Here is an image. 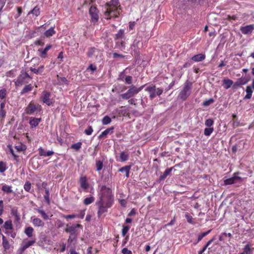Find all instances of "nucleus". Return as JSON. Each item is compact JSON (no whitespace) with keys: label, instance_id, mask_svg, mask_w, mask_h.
<instances>
[{"label":"nucleus","instance_id":"57","mask_svg":"<svg viewBox=\"0 0 254 254\" xmlns=\"http://www.w3.org/2000/svg\"><path fill=\"white\" fill-rule=\"evenodd\" d=\"M93 130L91 126H89L84 131V133L88 135H91Z\"/></svg>","mask_w":254,"mask_h":254},{"label":"nucleus","instance_id":"23","mask_svg":"<svg viewBox=\"0 0 254 254\" xmlns=\"http://www.w3.org/2000/svg\"><path fill=\"white\" fill-rule=\"evenodd\" d=\"M54 29L55 27H52L46 30L44 33V36L46 37H50L54 35L56 33V31Z\"/></svg>","mask_w":254,"mask_h":254},{"label":"nucleus","instance_id":"36","mask_svg":"<svg viewBox=\"0 0 254 254\" xmlns=\"http://www.w3.org/2000/svg\"><path fill=\"white\" fill-rule=\"evenodd\" d=\"M33 229L31 227H28L25 230V234L29 238L33 236Z\"/></svg>","mask_w":254,"mask_h":254},{"label":"nucleus","instance_id":"54","mask_svg":"<svg viewBox=\"0 0 254 254\" xmlns=\"http://www.w3.org/2000/svg\"><path fill=\"white\" fill-rule=\"evenodd\" d=\"M185 216H186V217L187 218V220L188 223H189L190 224H193L194 223L193 222V221H192V216L190 215L189 213H188V212L186 213Z\"/></svg>","mask_w":254,"mask_h":254},{"label":"nucleus","instance_id":"17","mask_svg":"<svg viewBox=\"0 0 254 254\" xmlns=\"http://www.w3.org/2000/svg\"><path fill=\"white\" fill-rule=\"evenodd\" d=\"M234 84L233 81L228 78H224L223 80V85L224 88L226 89L230 88Z\"/></svg>","mask_w":254,"mask_h":254},{"label":"nucleus","instance_id":"31","mask_svg":"<svg viewBox=\"0 0 254 254\" xmlns=\"http://www.w3.org/2000/svg\"><path fill=\"white\" fill-rule=\"evenodd\" d=\"M12 187L11 186H9L6 185H4L2 186L1 190L4 191V192H6L7 193H10L12 192V190L11 189Z\"/></svg>","mask_w":254,"mask_h":254},{"label":"nucleus","instance_id":"15","mask_svg":"<svg viewBox=\"0 0 254 254\" xmlns=\"http://www.w3.org/2000/svg\"><path fill=\"white\" fill-rule=\"evenodd\" d=\"M205 59V55L202 54H199L193 56L191 60L194 62H199L203 61Z\"/></svg>","mask_w":254,"mask_h":254},{"label":"nucleus","instance_id":"40","mask_svg":"<svg viewBox=\"0 0 254 254\" xmlns=\"http://www.w3.org/2000/svg\"><path fill=\"white\" fill-rule=\"evenodd\" d=\"M11 214L12 216H15L16 220H19L20 218V214L17 212V209L14 207L11 209Z\"/></svg>","mask_w":254,"mask_h":254},{"label":"nucleus","instance_id":"24","mask_svg":"<svg viewBox=\"0 0 254 254\" xmlns=\"http://www.w3.org/2000/svg\"><path fill=\"white\" fill-rule=\"evenodd\" d=\"M30 70L35 74H39L42 73L44 71V66L43 65L40 66L38 68H33L30 67Z\"/></svg>","mask_w":254,"mask_h":254},{"label":"nucleus","instance_id":"34","mask_svg":"<svg viewBox=\"0 0 254 254\" xmlns=\"http://www.w3.org/2000/svg\"><path fill=\"white\" fill-rule=\"evenodd\" d=\"M120 158L122 162H124L128 160V155L127 153L123 151L120 153Z\"/></svg>","mask_w":254,"mask_h":254},{"label":"nucleus","instance_id":"16","mask_svg":"<svg viewBox=\"0 0 254 254\" xmlns=\"http://www.w3.org/2000/svg\"><path fill=\"white\" fill-rule=\"evenodd\" d=\"M114 127H111L107 128L105 130L103 131L99 136L98 139H101L104 136H106L109 134H112L113 132Z\"/></svg>","mask_w":254,"mask_h":254},{"label":"nucleus","instance_id":"55","mask_svg":"<svg viewBox=\"0 0 254 254\" xmlns=\"http://www.w3.org/2000/svg\"><path fill=\"white\" fill-rule=\"evenodd\" d=\"M125 82L127 84H131L132 82V76H130V75H128V76H126V77L125 78Z\"/></svg>","mask_w":254,"mask_h":254},{"label":"nucleus","instance_id":"5","mask_svg":"<svg viewBox=\"0 0 254 254\" xmlns=\"http://www.w3.org/2000/svg\"><path fill=\"white\" fill-rule=\"evenodd\" d=\"M145 90L149 93V98L150 100H152L155 98L157 95H161L163 92V90L162 88H156V86L152 84L147 86Z\"/></svg>","mask_w":254,"mask_h":254},{"label":"nucleus","instance_id":"58","mask_svg":"<svg viewBox=\"0 0 254 254\" xmlns=\"http://www.w3.org/2000/svg\"><path fill=\"white\" fill-rule=\"evenodd\" d=\"M239 174V172H237L234 173L233 177H232L235 181L236 180H240L241 181H242V178L239 176H238V175Z\"/></svg>","mask_w":254,"mask_h":254},{"label":"nucleus","instance_id":"60","mask_svg":"<svg viewBox=\"0 0 254 254\" xmlns=\"http://www.w3.org/2000/svg\"><path fill=\"white\" fill-rule=\"evenodd\" d=\"M76 236L77 235H70L69 236L68 239V242L71 243L73 241H76Z\"/></svg>","mask_w":254,"mask_h":254},{"label":"nucleus","instance_id":"39","mask_svg":"<svg viewBox=\"0 0 254 254\" xmlns=\"http://www.w3.org/2000/svg\"><path fill=\"white\" fill-rule=\"evenodd\" d=\"M124 30L120 29L118 32L115 35V39L116 40L122 39L124 35Z\"/></svg>","mask_w":254,"mask_h":254},{"label":"nucleus","instance_id":"8","mask_svg":"<svg viewBox=\"0 0 254 254\" xmlns=\"http://www.w3.org/2000/svg\"><path fill=\"white\" fill-rule=\"evenodd\" d=\"M51 96V93L48 91L45 90L43 91L40 99L44 103L48 106H51L53 105L54 101L53 99L50 98Z\"/></svg>","mask_w":254,"mask_h":254},{"label":"nucleus","instance_id":"51","mask_svg":"<svg viewBox=\"0 0 254 254\" xmlns=\"http://www.w3.org/2000/svg\"><path fill=\"white\" fill-rule=\"evenodd\" d=\"M213 124L214 121L211 119H207L205 122V125L209 127H210L211 126H212Z\"/></svg>","mask_w":254,"mask_h":254},{"label":"nucleus","instance_id":"33","mask_svg":"<svg viewBox=\"0 0 254 254\" xmlns=\"http://www.w3.org/2000/svg\"><path fill=\"white\" fill-rule=\"evenodd\" d=\"M14 148L18 152L25 151L27 148L26 146L24 144L16 145Z\"/></svg>","mask_w":254,"mask_h":254},{"label":"nucleus","instance_id":"29","mask_svg":"<svg viewBox=\"0 0 254 254\" xmlns=\"http://www.w3.org/2000/svg\"><path fill=\"white\" fill-rule=\"evenodd\" d=\"M38 212L41 215L42 217L45 219L47 220L49 219V217L50 215L51 216H52V214H51L50 213H45V212L41 209H37Z\"/></svg>","mask_w":254,"mask_h":254},{"label":"nucleus","instance_id":"25","mask_svg":"<svg viewBox=\"0 0 254 254\" xmlns=\"http://www.w3.org/2000/svg\"><path fill=\"white\" fill-rule=\"evenodd\" d=\"M32 222L35 226L42 227L44 225V223L40 219L38 218H34L32 220Z\"/></svg>","mask_w":254,"mask_h":254},{"label":"nucleus","instance_id":"1","mask_svg":"<svg viewBox=\"0 0 254 254\" xmlns=\"http://www.w3.org/2000/svg\"><path fill=\"white\" fill-rule=\"evenodd\" d=\"M98 194L99 206H111L113 204L114 199L112 189L105 185L99 186Z\"/></svg>","mask_w":254,"mask_h":254},{"label":"nucleus","instance_id":"45","mask_svg":"<svg viewBox=\"0 0 254 254\" xmlns=\"http://www.w3.org/2000/svg\"><path fill=\"white\" fill-rule=\"evenodd\" d=\"M211 232V230H209L207 231V232L202 233L200 234H199L197 238V240L196 243H198L199 241H200L203 238L205 237L206 235H207L210 232Z\"/></svg>","mask_w":254,"mask_h":254},{"label":"nucleus","instance_id":"7","mask_svg":"<svg viewBox=\"0 0 254 254\" xmlns=\"http://www.w3.org/2000/svg\"><path fill=\"white\" fill-rule=\"evenodd\" d=\"M42 107L38 104H34L31 101L25 109V113L27 115H33L34 113L37 114L42 110Z\"/></svg>","mask_w":254,"mask_h":254},{"label":"nucleus","instance_id":"9","mask_svg":"<svg viewBox=\"0 0 254 254\" xmlns=\"http://www.w3.org/2000/svg\"><path fill=\"white\" fill-rule=\"evenodd\" d=\"M89 14L91 16V21L96 23L99 19V10L95 5H92L89 8Z\"/></svg>","mask_w":254,"mask_h":254},{"label":"nucleus","instance_id":"38","mask_svg":"<svg viewBox=\"0 0 254 254\" xmlns=\"http://www.w3.org/2000/svg\"><path fill=\"white\" fill-rule=\"evenodd\" d=\"M44 199L47 203V205H50V192L49 189H46L45 190V194L44 195Z\"/></svg>","mask_w":254,"mask_h":254},{"label":"nucleus","instance_id":"20","mask_svg":"<svg viewBox=\"0 0 254 254\" xmlns=\"http://www.w3.org/2000/svg\"><path fill=\"white\" fill-rule=\"evenodd\" d=\"M246 95L244 97V100L250 99L252 98L253 90L251 86H247L246 89Z\"/></svg>","mask_w":254,"mask_h":254},{"label":"nucleus","instance_id":"28","mask_svg":"<svg viewBox=\"0 0 254 254\" xmlns=\"http://www.w3.org/2000/svg\"><path fill=\"white\" fill-rule=\"evenodd\" d=\"M130 169V167L129 166H124V167L120 168L119 169V171L122 173L125 172L126 176L127 178H128L129 177V173Z\"/></svg>","mask_w":254,"mask_h":254},{"label":"nucleus","instance_id":"10","mask_svg":"<svg viewBox=\"0 0 254 254\" xmlns=\"http://www.w3.org/2000/svg\"><path fill=\"white\" fill-rule=\"evenodd\" d=\"M52 48L51 44L47 45L44 49L40 48L37 50L38 55L42 59H45L47 57L48 52Z\"/></svg>","mask_w":254,"mask_h":254},{"label":"nucleus","instance_id":"12","mask_svg":"<svg viewBox=\"0 0 254 254\" xmlns=\"http://www.w3.org/2000/svg\"><path fill=\"white\" fill-rule=\"evenodd\" d=\"M80 224H73L71 226L66 225L65 231L68 233L70 235H76V228L80 227Z\"/></svg>","mask_w":254,"mask_h":254},{"label":"nucleus","instance_id":"35","mask_svg":"<svg viewBox=\"0 0 254 254\" xmlns=\"http://www.w3.org/2000/svg\"><path fill=\"white\" fill-rule=\"evenodd\" d=\"M7 94V90L5 88H2L0 90V98L1 100H5Z\"/></svg>","mask_w":254,"mask_h":254},{"label":"nucleus","instance_id":"53","mask_svg":"<svg viewBox=\"0 0 254 254\" xmlns=\"http://www.w3.org/2000/svg\"><path fill=\"white\" fill-rule=\"evenodd\" d=\"M129 227L128 226H123V228L122 229V234L123 235V236H125L127 234V233L128 232L129 229Z\"/></svg>","mask_w":254,"mask_h":254},{"label":"nucleus","instance_id":"48","mask_svg":"<svg viewBox=\"0 0 254 254\" xmlns=\"http://www.w3.org/2000/svg\"><path fill=\"white\" fill-rule=\"evenodd\" d=\"M96 51V49L94 47H91L89 48L88 51L87 53V55L89 57H92V56L95 53V51Z\"/></svg>","mask_w":254,"mask_h":254},{"label":"nucleus","instance_id":"4","mask_svg":"<svg viewBox=\"0 0 254 254\" xmlns=\"http://www.w3.org/2000/svg\"><path fill=\"white\" fill-rule=\"evenodd\" d=\"M32 79V77L27 72L22 70L15 81V85L16 86H21L24 84L28 83Z\"/></svg>","mask_w":254,"mask_h":254},{"label":"nucleus","instance_id":"19","mask_svg":"<svg viewBox=\"0 0 254 254\" xmlns=\"http://www.w3.org/2000/svg\"><path fill=\"white\" fill-rule=\"evenodd\" d=\"M35 243V240H31L25 242L21 248V251H24L28 248L33 245Z\"/></svg>","mask_w":254,"mask_h":254},{"label":"nucleus","instance_id":"11","mask_svg":"<svg viewBox=\"0 0 254 254\" xmlns=\"http://www.w3.org/2000/svg\"><path fill=\"white\" fill-rule=\"evenodd\" d=\"M249 81H250V78L241 77V78H238L237 80V81L235 83H234V84L233 85L232 87L234 89H236L239 86L246 84Z\"/></svg>","mask_w":254,"mask_h":254},{"label":"nucleus","instance_id":"52","mask_svg":"<svg viewBox=\"0 0 254 254\" xmlns=\"http://www.w3.org/2000/svg\"><path fill=\"white\" fill-rule=\"evenodd\" d=\"M31 183L28 181L26 182L24 185V189L27 192H30V190H31Z\"/></svg>","mask_w":254,"mask_h":254},{"label":"nucleus","instance_id":"63","mask_svg":"<svg viewBox=\"0 0 254 254\" xmlns=\"http://www.w3.org/2000/svg\"><path fill=\"white\" fill-rule=\"evenodd\" d=\"M125 72H124V71H123L120 73V74L119 75V77L118 78V80L124 81V80H125Z\"/></svg>","mask_w":254,"mask_h":254},{"label":"nucleus","instance_id":"30","mask_svg":"<svg viewBox=\"0 0 254 254\" xmlns=\"http://www.w3.org/2000/svg\"><path fill=\"white\" fill-rule=\"evenodd\" d=\"M95 200V198L91 196L89 197L85 198L83 200V203L85 205H88L92 203Z\"/></svg>","mask_w":254,"mask_h":254},{"label":"nucleus","instance_id":"6","mask_svg":"<svg viewBox=\"0 0 254 254\" xmlns=\"http://www.w3.org/2000/svg\"><path fill=\"white\" fill-rule=\"evenodd\" d=\"M143 87V86H141L137 88L134 85H131L126 93L121 94L120 96L123 99H129L138 93L142 89Z\"/></svg>","mask_w":254,"mask_h":254},{"label":"nucleus","instance_id":"27","mask_svg":"<svg viewBox=\"0 0 254 254\" xmlns=\"http://www.w3.org/2000/svg\"><path fill=\"white\" fill-rule=\"evenodd\" d=\"M243 254H253V250L251 248V245L249 244H247L243 249Z\"/></svg>","mask_w":254,"mask_h":254},{"label":"nucleus","instance_id":"18","mask_svg":"<svg viewBox=\"0 0 254 254\" xmlns=\"http://www.w3.org/2000/svg\"><path fill=\"white\" fill-rule=\"evenodd\" d=\"M173 169H174V167H171V168L166 169V170L165 171V172L163 173V174L162 175H160V176L159 177V180L162 181V180H164V179H165L168 176L170 175V174Z\"/></svg>","mask_w":254,"mask_h":254},{"label":"nucleus","instance_id":"50","mask_svg":"<svg viewBox=\"0 0 254 254\" xmlns=\"http://www.w3.org/2000/svg\"><path fill=\"white\" fill-rule=\"evenodd\" d=\"M214 102V100L212 98H210L208 100H205L203 102V106L205 107H207L209 106L210 104L213 103Z\"/></svg>","mask_w":254,"mask_h":254},{"label":"nucleus","instance_id":"22","mask_svg":"<svg viewBox=\"0 0 254 254\" xmlns=\"http://www.w3.org/2000/svg\"><path fill=\"white\" fill-rule=\"evenodd\" d=\"M2 245L3 249L5 250H9L10 249V247L9 243L8 241V240L6 239V237L3 235H2Z\"/></svg>","mask_w":254,"mask_h":254},{"label":"nucleus","instance_id":"59","mask_svg":"<svg viewBox=\"0 0 254 254\" xmlns=\"http://www.w3.org/2000/svg\"><path fill=\"white\" fill-rule=\"evenodd\" d=\"M38 150L40 156L46 157V151L43 148L40 147Z\"/></svg>","mask_w":254,"mask_h":254},{"label":"nucleus","instance_id":"42","mask_svg":"<svg viewBox=\"0 0 254 254\" xmlns=\"http://www.w3.org/2000/svg\"><path fill=\"white\" fill-rule=\"evenodd\" d=\"M35 15L36 16H38L40 14V8L38 6H35L29 13Z\"/></svg>","mask_w":254,"mask_h":254},{"label":"nucleus","instance_id":"2","mask_svg":"<svg viewBox=\"0 0 254 254\" xmlns=\"http://www.w3.org/2000/svg\"><path fill=\"white\" fill-rule=\"evenodd\" d=\"M105 8L106 9L104 12V15L107 20L118 18L122 11L119 0H111L106 2Z\"/></svg>","mask_w":254,"mask_h":254},{"label":"nucleus","instance_id":"62","mask_svg":"<svg viewBox=\"0 0 254 254\" xmlns=\"http://www.w3.org/2000/svg\"><path fill=\"white\" fill-rule=\"evenodd\" d=\"M34 44L37 46H43L45 44L44 42L42 40H40V39L36 40L35 41Z\"/></svg>","mask_w":254,"mask_h":254},{"label":"nucleus","instance_id":"13","mask_svg":"<svg viewBox=\"0 0 254 254\" xmlns=\"http://www.w3.org/2000/svg\"><path fill=\"white\" fill-rule=\"evenodd\" d=\"M79 183L81 188L84 190L86 191L89 187L87 178L86 176H81L79 180Z\"/></svg>","mask_w":254,"mask_h":254},{"label":"nucleus","instance_id":"44","mask_svg":"<svg viewBox=\"0 0 254 254\" xmlns=\"http://www.w3.org/2000/svg\"><path fill=\"white\" fill-rule=\"evenodd\" d=\"M111 119L108 116H105L102 119V124L104 125H107L111 122Z\"/></svg>","mask_w":254,"mask_h":254},{"label":"nucleus","instance_id":"3","mask_svg":"<svg viewBox=\"0 0 254 254\" xmlns=\"http://www.w3.org/2000/svg\"><path fill=\"white\" fill-rule=\"evenodd\" d=\"M192 82L189 80H187L185 82L184 84L183 89L181 90L179 94V97L181 99L183 100V101H185L190 95L192 88Z\"/></svg>","mask_w":254,"mask_h":254},{"label":"nucleus","instance_id":"47","mask_svg":"<svg viewBox=\"0 0 254 254\" xmlns=\"http://www.w3.org/2000/svg\"><path fill=\"white\" fill-rule=\"evenodd\" d=\"M213 127L205 128L204 130V134L205 136H209L213 131Z\"/></svg>","mask_w":254,"mask_h":254},{"label":"nucleus","instance_id":"56","mask_svg":"<svg viewBox=\"0 0 254 254\" xmlns=\"http://www.w3.org/2000/svg\"><path fill=\"white\" fill-rule=\"evenodd\" d=\"M107 211V207H99L98 211V216L100 217L101 215Z\"/></svg>","mask_w":254,"mask_h":254},{"label":"nucleus","instance_id":"32","mask_svg":"<svg viewBox=\"0 0 254 254\" xmlns=\"http://www.w3.org/2000/svg\"><path fill=\"white\" fill-rule=\"evenodd\" d=\"M8 147L9 148L10 153L12 154V156L13 157L14 160L17 162H19V156L15 154L14 151L12 149L11 146L9 145H8Z\"/></svg>","mask_w":254,"mask_h":254},{"label":"nucleus","instance_id":"61","mask_svg":"<svg viewBox=\"0 0 254 254\" xmlns=\"http://www.w3.org/2000/svg\"><path fill=\"white\" fill-rule=\"evenodd\" d=\"M89 69L92 71V73H93L94 71L97 69V67L93 64H91L87 68L86 70H88Z\"/></svg>","mask_w":254,"mask_h":254},{"label":"nucleus","instance_id":"26","mask_svg":"<svg viewBox=\"0 0 254 254\" xmlns=\"http://www.w3.org/2000/svg\"><path fill=\"white\" fill-rule=\"evenodd\" d=\"M33 88V87L31 84L25 85L20 92V94L22 95L32 91Z\"/></svg>","mask_w":254,"mask_h":254},{"label":"nucleus","instance_id":"49","mask_svg":"<svg viewBox=\"0 0 254 254\" xmlns=\"http://www.w3.org/2000/svg\"><path fill=\"white\" fill-rule=\"evenodd\" d=\"M235 181L231 177L224 181V185H232L235 183Z\"/></svg>","mask_w":254,"mask_h":254},{"label":"nucleus","instance_id":"21","mask_svg":"<svg viewBox=\"0 0 254 254\" xmlns=\"http://www.w3.org/2000/svg\"><path fill=\"white\" fill-rule=\"evenodd\" d=\"M41 121V118H31L30 119L29 124L32 127H36L38 126Z\"/></svg>","mask_w":254,"mask_h":254},{"label":"nucleus","instance_id":"64","mask_svg":"<svg viewBox=\"0 0 254 254\" xmlns=\"http://www.w3.org/2000/svg\"><path fill=\"white\" fill-rule=\"evenodd\" d=\"M122 253L123 254H132L131 251L128 250L127 248L123 249Z\"/></svg>","mask_w":254,"mask_h":254},{"label":"nucleus","instance_id":"43","mask_svg":"<svg viewBox=\"0 0 254 254\" xmlns=\"http://www.w3.org/2000/svg\"><path fill=\"white\" fill-rule=\"evenodd\" d=\"M103 167V162L100 160H97L96 161V167L97 171H101Z\"/></svg>","mask_w":254,"mask_h":254},{"label":"nucleus","instance_id":"14","mask_svg":"<svg viewBox=\"0 0 254 254\" xmlns=\"http://www.w3.org/2000/svg\"><path fill=\"white\" fill-rule=\"evenodd\" d=\"M254 30V24L248 25L246 26H241L240 30L243 34H251Z\"/></svg>","mask_w":254,"mask_h":254},{"label":"nucleus","instance_id":"37","mask_svg":"<svg viewBox=\"0 0 254 254\" xmlns=\"http://www.w3.org/2000/svg\"><path fill=\"white\" fill-rule=\"evenodd\" d=\"M81 146H82V143L81 142H78L76 143L72 144L71 145V148L73 149L76 151H78L81 149Z\"/></svg>","mask_w":254,"mask_h":254},{"label":"nucleus","instance_id":"41","mask_svg":"<svg viewBox=\"0 0 254 254\" xmlns=\"http://www.w3.org/2000/svg\"><path fill=\"white\" fill-rule=\"evenodd\" d=\"M3 227L6 230H11L12 229V224L11 220H8L5 222Z\"/></svg>","mask_w":254,"mask_h":254},{"label":"nucleus","instance_id":"46","mask_svg":"<svg viewBox=\"0 0 254 254\" xmlns=\"http://www.w3.org/2000/svg\"><path fill=\"white\" fill-rule=\"evenodd\" d=\"M6 163L3 161H0V172L3 173L7 169Z\"/></svg>","mask_w":254,"mask_h":254}]
</instances>
